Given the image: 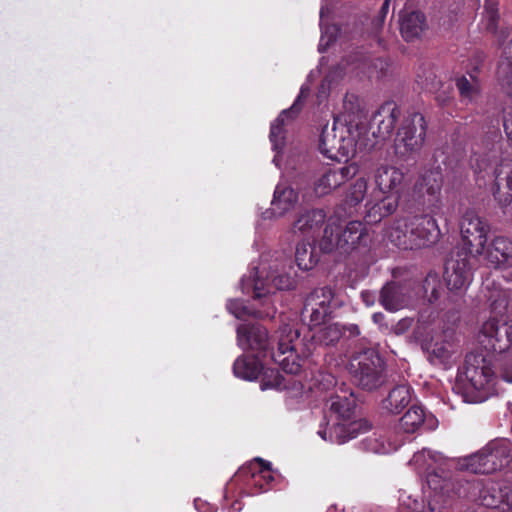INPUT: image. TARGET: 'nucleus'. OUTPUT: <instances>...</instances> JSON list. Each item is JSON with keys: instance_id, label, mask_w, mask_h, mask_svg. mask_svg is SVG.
I'll return each mask as SVG.
<instances>
[{"instance_id": "obj_1", "label": "nucleus", "mask_w": 512, "mask_h": 512, "mask_svg": "<svg viewBox=\"0 0 512 512\" xmlns=\"http://www.w3.org/2000/svg\"><path fill=\"white\" fill-rule=\"evenodd\" d=\"M442 474L444 471L439 470L427 475V484L435 493L428 503L430 512H450L445 500L443 505H439L438 493L444 495L451 490L458 497L487 508H502L503 511L507 509V512H512V486L507 482L473 475L466 479H456L454 484Z\"/></svg>"}, {"instance_id": "obj_2", "label": "nucleus", "mask_w": 512, "mask_h": 512, "mask_svg": "<svg viewBox=\"0 0 512 512\" xmlns=\"http://www.w3.org/2000/svg\"><path fill=\"white\" fill-rule=\"evenodd\" d=\"M428 212L414 213L396 219L391 227L388 238L390 242L403 250L429 247L440 237L437 221Z\"/></svg>"}, {"instance_id": "obj_3", "label": "nucleus", "mask_w": 512, "mask_h": 512, "mask_svg": "<svg viewBox=\"0 0 512 512\" xmlns=\"http://www.w3.org/2000/svg\"><path fill=\"white\" fill-rule=\"evenodd\" d=\"M508 307V301L504 295L498 297L490 304L491 316L482 324L479 332V343L488 352L503 354L512 348V320L503 321L498 318Z\"/></svg>"}, {"instance_id": "obj_4", "label": "nucleus", "mask_w": 512, "mask_h": 512, "mask_svg": "<svg viewBox=\"0 0 512 512\" xmlns=\"http://www.w3.org/2000/svg\"><path fill=\"white\" fill-rule=\"evenodd\" d=\"M463 373L473 394L468 402L485 401L494 391L496 372L491 359L481 353H468L463 365Z\"/></svg>"}, {"instance_id": "obj_5", "label": "nucleus", "mask_w": 512, "mask_h": 512, "mask_svg": "<svg viewBox=\"0 0 512 512\" xmlns=\"http://www.w3.org/2000/svg\"><path fill=\"white\" fill-rule=\"evenodd\" d=\"M471 256L465 249H459L445 261L443 277L448 290L443 301L445 308L449 306L446 302L460 306L464 291L472 279Z\"/></svg>"}, {"instance_id": "obj_6", "label": "nucleus", "mask_w": 512, "mask_h": 512, "mask_svg": "<svg viewBox=\"0 0 512 512\" xmlns=\"http://www.w3.org/2000/svg\"><path fill=\"white\" fill-rule=\"evenodd\" d=\"M277 351L271 353L270 359L278 364L288 374H297L301 370L300 357L296 352L295 342L298 341L300 333L298 329L290 324H283L277 331Z\"/></svg>"}, {"instance_id": "obj_7", "label": "nucleus", "mask_w": 512, "mask_h": 512, "mask_svg": "<svg viewBox=\"0 0 512 512\" xmlns=\"http://www.w3.org/2000/svg\"><path fill=\"white\" fill-rule=\"evenodd\" d=\"M426 130L427 123L421 113H408L397 130L395 138L396 151L401 155L418 151L424 143Z\"/></svg>"}, {"instance_id": "obj_8", "label": "nucleus", "mask_w": 512, "mask_h": 512, "mask_svg": "<svg viewBox=\"0 0 512 512\" xmlns=\"http://www.w3.org/2000/svg\"><path fill=\"white\" fill-rule=\"evenodd\" d=\"M354 361H357V364L351 363L352 374L362 389L373 391L385 383V364L377 353L365 352Z\"/></svg>"}, {"instance_id": "obj_9", "label": "nucleus", "mask_w": 512, "mask_h": 512, "mask_svg": "<svg viewBox=\"0 0 512 512\" xmlns=\"http://www.w3.org/2000/svg\"><path fill=\"white\" fill-rule=\"evenodd\" d=\"M348 129L341 125L337 126L334 122L332 127L325 126L319 138V151L320 153L331 160L340 162L342 159H347L350 153L354 150V139L346 136Z\"/></svg>"}, {"instance_id": "obj_10", "label": "nucleus", "mask_w": 512, "mask_h": 512, "mask_svg": "<svg viewBox=\"0 0 512 512\" xmlns=\"http://www.w3.org/2000/svg\"><path fill=\"white\" fill-rule=\"evenodd\" d=\"M423 350L427 353L428 361L434 366L449 368L455 362L458 354L456 333L453 329H445L436 336L422 343Z\"/></svg>"}, {"instance_id": "obj_11", "label": "nucleus", "mask_w": 512, "mask_h": 512, "mask_svg": "<svg viewBox=\"0 0 512 512\" xmlns=\"http://www.w3.org/2000/svg\"><path fill=\"white\" fill-rule=\"evenodd\" d=\"M507 457L506 447L489 443L477 453L463 458L460 465L472 474H490L501 469Z\"/></svg>"}, {"instance_id": "obj_12", "label": "nucleus", "mask_w": 512, "mask_h": 512, "mask_svg": "<svg viewBox=\"0 0 512 512\" xmlns=\"http://www.w3.org/2000/svg\"><path fill=\"white\" fill-rule=\"evenodd\" d=\"M490 226L486 220L474 211L468 210L460 221L461 238L469 255H480L484 251L488 240Z\"/></svg>"}, {"instance_id": "obj_13", "label": "nucleus", "mask_w": 512, "mask_h": 512, "mask_svg": "<svg viewBox=\"0 0 512 512\" xmlns=\"http://www.w3.org/2000/svg\"><path fill=\"white\" fill-rule=\"evenodd\" d=\"M235 479L243 482L250 494H258L270 489L274 475L269 462L256 458L240 467L235 474Z\"/></svg>"}, {"instance_id": "obj_14", "label": "nucleus", "mask_w": 512, "mask_h": 512, "mask_svg": "<svg viewBox=\"0 0 512 512\" xmlns=\"http://www.w3.org/2000/svg\"><path fill=\"white\" fill-rule=\"evenodd\" d=\"M442 186L443 173L439 166L424 171L414 185L415 195L423 199V205L431 213L440 208Z\"/></svg>"}, {"instance_id": "obj_15", "label": "nucleus", "mask_w": 512, "mask_h": 512, "mask_svg": "<svg viewBox=\"0 0 512 512\" xmlns=\"http://www.w3.org/2000/svg\"><path fill=\"white\" fill-rule=\"evenodd\" d=\"M333 290L328 287L314 289L305 299L302 317L309 318L310 326H319L332 314Z\"/></svg>"}, {"instance_id": "obj_16", "label": "nucleus", "mask_w": 512, "mask_h": 512, "mask_svg": "<svg viewBox=\"0 0 512 512\" xmlns=\"http://www.w3.org/2000/svg\"><path fill=\"white\" fill-rule=\"evenodd\" d=\"M237 341L243 349L254 352V356L266 360L274 352L270 347L268 330L260 324H241L237 328Z\"/></svg>"}, {"instance_id": "obj_17", "label": "nucleus", "mask_w": 512, "mask_h": 512, "mask_svg": "<svg viewBox=\"0 0 512 512\" xmlns=\"http://www.w3.org/2000/svg\"><path fill=\"white\" fill-rule=\"evenodd\" d=\"M372 428L371 423L366 419H359L351 422H338L327 430L319 429L318 435L331 443L344 444L360 434L370 431Z\"/></svg>"}, {"instance_id": "obj_18", "label": "nucleus", "mask_w": 512, "mask_h": 512, "mask_svg": "<svg viewBox=\"0 0 512 512\" xmlns=\"http://www.w3.org/2000/svg\"><path fill=\"white\" fill-rule=\"evenodd\" d=\"M490 191L494 200L502 208L512 203V161H501L493 170Z\"/></svg>"}, {"instance_id": "obj_19", "label": "nucleus", "mask_w": 512, "mask_h": 512, "mask_svg": "<svg viewBox=\"0 0 512 512\" xmlns=\"http://www.w3.org/2000/svg\"><path fill=\"white\" fill-rule=\"evenodd\" d=\"M401 115L400 108L391 101L382 104L371 119V129L374 137L380 140L389 138Z\"/></svg>"}, {"instance_id": "obj_20", "label": "nucleus", "mask_w": 512, "mask_h": 512, "mask_svg": "<svg viewBox=\"0 0 512 512\" xmlns=\"http://www.w3.org/2000/svg\"><path fill=\"white\" fill-rule=\"evenodd\" d=\"M359 171L355 163L344 164L339 167L329 168L315 184V193L318 196L329 194L341 186L347 180L355 177Z\"/></svg>"}, {"instance_id": "obj_21", "label": "nucleus", "mask_w": 512, "mask_h": 512, "mask_svg": "<svg viewBox=\"0 0 512 512\" xmlns=\"http://www.w3.org/2000/svg\"><path fill=\"white\" fill-rule=\"evenodd\" d=\"M374 181L382 194L400 195L404 188L405 176L402 170L397 167L381 165L375 171Z\"/></svg>"}, {"instance_id": "obj_22", "label": "nucleus", "mask_w": 512, "mask_h": 512, "mask_svg": "<svg viewBox=\"0 0 512 512\" xmlns=\"http://www.w3.org/2000/svg\"><path fill=\"white\" fill-rule=\"evenodd\" d=\"M300 100L301 96H298L293 105L289 109L283 110L271 124L269 138L275 151H281L285 145L286 131L284 127L286 121L293 120L299 114Z\"/></svg>"}, {"instance_id": "obj_23", "label": "nucleus", "mask_w": 512, "mask_h": 512, "mask_svg": "<svg viewBox=\"0 0 512 512\" xmlns=\"http://www.w3.org/2000/svg\"><path fill=\"white\" fill-rule=\"evenodd\" d=\"M428 28L426 16L420 11H405L400 15V33L406 42L419 39Z\"/></svg>"}, {"instance_id": "obj_24", "label": "nucleus", "mask_w": 512, "mask_h": 512, "mask_svg": "<svg viewBox=\"0 0 512 512\" xmlns=\"http://www.w3.org/2000/svg\"><path fill=\"white\" fill-rule=\"evenodd\" d=\"M340 250L349 252L360 245H367L369 235L361 221H350L345 228L340 224Z\"/></svg>"}, {"instance_id": "obj_25", "label": "nucleus", "mask_w": 512, "mask_h": 512, "mask_svg": "<svg viewBox=\"0 0 512 512\" xmlns=\"http://www.w3.org/2000/svg\"><path fill=\"white\" fill-rule=\"evenodd\" d=\"M360 335V328L357 324L341 325L334 323L321 328L315 338L325 346L335 345L341 338H355Z\"/></svg>"}, {"instance_id": "obj_26", "label": "nucleus", "mask_w": 512, "mask_h": 512, "mask_svg": "<svg viewBox=\"0 0 512 512\" xmlns=\"http://www.w3.org/2000/svg\"><path fill=\"white\" fill-rule=\"evenodd\" d=\"M297 201L298 193L293 188L277 185L274 191L273 200L271 202V211H266L264 213V217H280L292 209Z\"/></svg>"}, {"instance_id": "obj_27", "label": "nucleus", "mask_w": 512, "mask_h": 512, "mask_svg": "<svg viewBox=\"0 0 512 512\" xmlns=\"http://www.w3.org/2000/svg\"><path fill=\"white\" fill-rule=\"evenodd\" d=\"M399 199L400 195L398 194H387L375 203H367L366 222L376 224L383 218L392 215L398 207Z\"/></svg>"}, {"instance_id": "obj_28", "label": "nucleus", "mask_w": 512, "mask_h": 512, "mask_svg": "<svg viewBox=\"0 0 512 512\" xmlns=\"http://www.w3.org/2000/svg\"><path fill=\"white\" fill-rule=\"evenodd\" d=\"M263 369L262 359L254 355H241L233 364L234 375L248 381L257 379Z\"/></svg>"}, {"instance_id": "obj_29", "label": "nucleus", "mask_w": 512, "mask_h": 512, "mask_svg": "<svg viewBox=\"0 0 512 512\" xmlns=\"http://www.w3.org/2000/svg\"><path fill=\"white\" fill-rule=\"evenodd\" d=\"M326 213L323 209H311L301 213L294 222V230L304 235L314 236L325 223Z\"/></svg>"}, {"instance_id": "obj_30", "label": "nucleus", "mask_w": 512, "mask_h": 512, "mask_svg": "<svg viewBox=\"0 0 512 512\" xmlns=\"http://www.w3.org/2000/svg\"><path fill=\"white\" fill-rule=\"evenodd\" d=\"M487 261L498 268L512 259V240L507 237H495L486 255Z\"/></svg>"}, {"instance_id": "obj_31", "label": "nucleus", "mask_w": 512, "mask_h": 512, "mask_svg": "<svg viewBox=\"0 0 512 512\" xmlns=\"http://www.w3.org/2000/svg\"><path fill=\"white\" fill-rule=\"evenodd\" d=\"M411 402V388L408 384L395 386L383 400V408L392 414H399Z\"/></svg>"}, {"instance_id": "obj_32", "label": "nucleus", "mask_w": 512, "mask_h": 512, "mask_svg": "<svg viewBox=\"0 0 512 512\" xmlns=\"http://www.w3.org/2000/svg\"><path fill=\"white\" fill-rule=\"evenodd\" d=\"M329 408L342 420H349L356 408V399L353 392L347 394L342 391L341 394L331 395L329 400Z\"/></svg>"}, {"instance_id": "obj_33", "label": "nucleus", "mask_w": 512, "mask_h": 512, "mask_svg": "<svg viewBox=\"0 0 512 512\" xmlns=\"http://www.w3.org/2000/svg\"><path fill=\"white\" fill-rule=\"evenodd\" d=\"M380 304L390 312H395L401 309L404 305V296L401 287L396 282H389L385 284L379 297Z\"/></svg>"}, {"instance_id": "obj_34", "label": "nucleus", "mask_w": 512, "mask_h": 512, "mask_svg": "<svg viewBox=\"0 0 512 512\" xmlns=\"http://www.w3.org/2000/svg\"><path fill=\"white\" fill-rule=\"evenodd\" d=\"M434 421L427 418L424 409L418 405H412L400 419V428L405 433H414L426 423Z\"/></svg>"}, {"instance_id": "obj_35", "label": "nucleus", "mask_w": 512, "mask_h": 512, "mask_svg": "<svg viewBox=\"0 0 512 512\" xmlns=\"http://www.w3.org/2000/svg\"><path fill=\"white\" fill-rule=\"evenodd\" d=\"M295 261L299 269L303 271L314 268L319 261V255L314 243L309 241L299 242L296 247Z\"/></svg>"}, {"instance_id": "obj_36", "label": "nucleus", "mask_w": 512, "mask_h": 512, "mask_svg": "<svg viewBox=\"0 0 512 512\" xmlns=\"http://www.w3.org/2000/svg\"><path fill=\"white\" fill-rule=\"evenodd\" d=\"M340 240V223L328 220L319 243L321 251L331 253L336 249L340 250Z\"/></svg>"}, {"instance_id": "obj_37", "label": "nucleus", "mask_w": 512, "mask_h": 512, "mask_svg": "<svg viewBox=\"0 0 512 512\" xmlns=\"http://www.w3.org/2000/svg\"><path fill=\"white\" fill-rule=\"evenodd\" d=\"M469 75L470 79L466 76L457 78L456 87L462 99L472 102L480 95L481 88L478 77L474 73Z\"/></svg>"}, {"instance_id": "obj_38", "label": "nucleus", "mask_w": 512, "mask_h": 512, "mask_svg": "<svg viewBox=\"0 0 512 512\" xmlns=\"http://www.w3.org/2000/svg\"><path fill=\"white\" fill-rule=\"evenodd\" d=\"M367 192V181L365 178H358L355 183L349 188L344 203L348 207H355L363 199Z\"/></svg>"}, {"instance_id": "obj_39", "label": "nucleus", "mask_w": 512, "mask_h": 512, "mask_svg": "<svg viewBox=\"0 0 512 512\" xmlns=\"http://www.w3.org/2000/svg\"><path fill=\"white\" fill-rule=\"evenodd\" d=\"M485 28L491 33H496L499 21V11L497 3L487 1L485 4L484 16Z\"/></svg>"}, {"instance_id": "obj_40", "label": "nucleus", "mask_w": 512, "mask_h": 512, "mask_svg": "<svg viewBox=\"0 0 512 512\" xmlns=\"http://www.w3.org/2000/svg\"><path fill=\"white\" fill-rule=\"evenodd\" d=\"M423 289L429 302H437L441 298L440 284L436 274L429 273L424 280Z\"/></svg>"}, {"instance_id": "obj_41", "label": "nucleus", "mask_w": 512, "mask_h": 512, "mask_svg": "<svg viewBox=\"0 0 512 512\" xmlns=\"http://www.w3.org/2000/svg\"><path fill=\"white\" fill-rule=\"evenodd\" d=\"M283 386V377L280 375L278 371L270 370V375L268 371L264 372L263 378L261 380V389H280Z\"/></svg>"}, {"instance_id": "obj_42", "label": "nucleus", "mask_w": 512, "mask_h": 512, "mask_svg": "<svg viewBox=\"0 0 512 512\" xmlns=\"http://www.w3.org/2000/svg\"><path fill=\"white\" fill-rule=\"evenodd\" d=\"M502 134L498 128H494L493 130H489L484 138L483 145L490 152L497 151V148L500 146L502 141Z\"/></svg>"}, {"instance_id": "obj_43", "label": "nucleus", "mask_w": 512, "mask_h": 512, "mask_svg": "<svg viewBox=\"0 0 512 512\" xmlns=\"http://www.w3.org/2000/svg\"><path fill=\"white\" fill-rule=\"evenodd\" d=\"M277 290H292L296 287V280L289 274H279L272 280Z\"/></svg>"}, {"instance_id": "obj_44", "label": "nucleus", "mask_w": 512, "mask_h": 512, "mask_svg": "<svg viewBox=\"0 0 512 512\" xmlns=\"http://www.w3.org/2000/svg\"><path fill=\"white\" fill-rule=\"evenodd\" d=\"M390 7V0H384L377 16L373 19L372 25L375 30L382 28Z\"/></svg>"}, {"instance_id": "obj_45", "label": "nucleus", "mask_w": 512, "mask_h": 512, "mask_svg": "<svg viewBox=\"0 0 512 512\" xmlns=\"http://www.w3.org/2000/svg\"><path fill=\"white\" fill-rule=\"evenodd\" d=\"M228 310L236 317L242 318L249 314L248 309L239 300H231L227 305Z\"/></svg>"}, {"instance_id": "obj_46", "label": "nucleus", "mask_w": 512, "mask_h": 512, "mask_svg": "<svg viewBox=\"0 0 512 512\" xmlns=\"http://www.w3.org/2000/svg\"><path fill=\"white\" fill-rule=\"evenodd\" d=\"M399 512H425L424 503L416 499L410 501L408 504L403 502L399 508Z\"/></svg>"}, {"instance_id": "obj_47", "label": "nucleus", "mask_w": 512, "mask_h": 512, "mask_svg": "<svg viewBox=\"0 0 512 512\" xmlns=\"http://www.w3.org/2000/svg\"><path fill=\"white\" fill-rule=\"evenodd\" d=\"M503 129L508 142H512V112L503 115Z\"/></svg>"}, {"instance_id": "obj_48", "label": "nucleus", "mask_w": 512, "mask_h": 512, "mask_svg": "<svg viewBox=\"0 0 512 512\" xmlns=\"http://www.w3.org/2000/svg\"><path fill=\"white\" fill-rule=\"evenodd\" d=\"M269 293H270V291L264 287L263 281H261L259 279L255 280L254 288H253V298L254 299L265 298Z\"/></svg>"}, {"instance_id": "obj_49", "label": "nucleus", "mask_w": 512, "mask_h": 512, "mask_svg": "<svg viewBox=\"0 0 512 512\" xmlns=\"http://www.w3.org/2000/svg\"><path fill=\"white\" fill-rule=\"evenodd\" d=\"M485 54L481 51H477L474 57L471 59V65H473V73L477 72L480 66L483 64Z\"/></svg>"}, {"instance_id": "obj_50", "label": "nucleus", "mask_w": 512, "mask_h": 512, "mask_svg": "<svg viewBox=\"0 0 512 512\" xmlns=\"http://www.w3.org/2000/svg\"><path fill=\"white\" fill-rule=\"evenodd\" d=\"M500 376L504 381L512 383V362L501 370Z\"/></svg>"}, {"instance_id": "obj_51", "label": "nucleus", "mask_w": 512, "mask_h": 512, "mask_svg": "<svg viewBox=\"0 0 512 512\" xmlns=\"http://www.w3.org/2000/svg\"><path fill=\"white\" fill-rule=\"evenodd\" d=\"M372 320L375 324L381 326L385 321V315L382 312H376L372 315Z\"/></svg>"}, {"instance_id": "obj_52", "label": "nucleus", "mask_w": 512, "mask_h": 512, "mask_svg": "<svg viewBox=\"0 0 512 512\" xmlns=\"http://www.w3.org/2000/svg\"><path fill=\"white\" fill-rule=\"evenodd\" d=\"M357 101H358L357 96H355L354 94L347 93L344 98V105L347 108L348 104L352 105L354 102H357Z\"/></svg>"}, {"instance_id": "obj_53", "label": "nucleus", "mask_w": 512, "mask_h": 512, "mask_svg": "<svg viewBox=\"0 0 512 512\" xmlns=\"http://www.w3.org/2000/svg\"><path fill=\"white\" fill-rule=\"evenodd\" d=\"M362 299L367 305H372L374 303V298L372 294L368 291L362 292Z\"/></svg>"}, {"instance_id": "obj_54", "label": "nucleus", "mask_w": 512, "mask_h": 512, "mask_svg": "<svg viewBox=\"0 0 512 512\" xmlns=\"http://www.w3.org/2000/svg\"><path fill=\"white\" fill-rule=\"evenodd\" d=\"M274 315H275V310H273L272 312L267 311L265 313L259 311L255 316L260 317V318H263V317L273 318Z\"/></svg>"}, {"instance_id": "obj_55", "label": "nucleus", "mask_w": 512, "mask_h": 512, "mask_svg": "<svg viewBox=\"0 0 512 512\" xmlns=\"http://www.w3.org/2000/svg\"><path fill=\"white\" fill-rule=\"evenodd\" d=\"M477 169H478V171H479V172H481V171L485 170V166H483V165L479 162V160H477Z\"/></svg>"}, {"instance_id": "obj_56", "label": "nucleus", "mask_w": 512, "mask_h": 512, "mask_svg": "<svg viewBox=\"0 0 512 512\" xmlns=\"http://www.w3.org/2000/svg\"><path fill=\"white\" fill-rule=\"evenodd\" d=\"M236 505H240V503H239V502H234V503L231 505V508H232L233 510H240V507H239V508H237V507H236Z\"/></svg>"}, {"instance_id": "obj_57", "label": "nucleus", "mask_w": 512, "mask_h": 512, "mask_svg": "<svg viewBox=\"0 0 512 512\" xmlns=\"http://www.w3.org/2000/svg\"><path fill=\"white\" fill-rule=\"evenodd\" d=\"M326 512H337V509L335 506H330Z\"/></svg>"}]
</instances>
